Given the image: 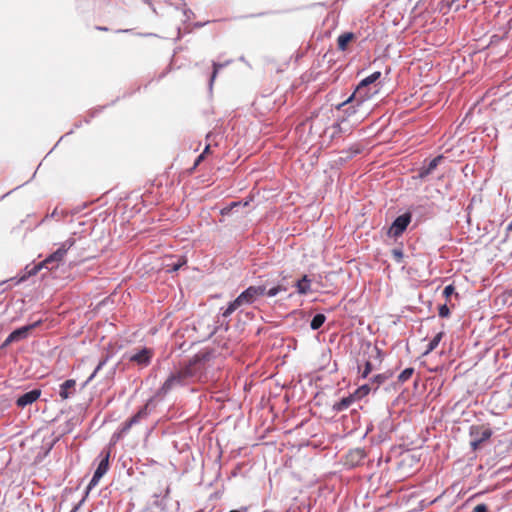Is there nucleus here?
<instances>
[{
  "label": "nucleus",
  "mask_w": 512,
  "mask_h": 512,
  "mask_svg": "<svg viewBox=\"0 0 512 512\" xmlns=\"http://www.w3.org/2000/svg\"><path fill=\"white\" fill-rule=\"evenodd\" d=\"M473 512H488V507L486 504L481 503L474 507Z\"/></svg>",
  "instance_id": "nucleus-34"
},
{
  "label": "nucleus",
  "mask_w": 512,
  "mask_h": 512,
  "mask_svg": "<svg viewBox=\"0 0 512 512\" xmlns=\"http://www.w3.org/2000/svg\"><path fill=\"white\" fill-rule=\"evenodd\" d=\"M414 373L412 367L405 368L398 376V381L401 383L406 382Z\"/></svg>",
  "instance_id": "nucleus-24"
},
{
  "label": "nucleus",
  "mask_w": 512,
  "mask_h": 512,
  "mask_svg": "<svg viewBox=\"0 0 512 512\" xmlns=\"http://www.w3.org/2000/svg\"><path fill=\"white\" fill-rule=\"evenodd\" d=\"M493 432L490 428L480 429L478 426H472L470 436L473 438L470 442L471 448L476 451L480 445L492 436Z\"/></svg>",
  "instance_id": "nucleus-8"
},
{
  "label": "nucleus",
  "mask_w": 512,
  "mask_h": 512,
  "mask_svg": "<svg viewBox=\"0 0 512 512\" xmlns=\"http://www.w3.org/2000/svg\"><path fill=\"white\" fill-rule=\"evenodd\" d=\"M372 352L376 353V355H377V356H379V355H380V350H379L377 347H374V348L372 349Z\"/></svg>",
  "instance_id": "nucleus-40"
},
{
  "label": "nucleus",
  "mask_w": 512,
  "mask_h": 512,
  "mask_svg": "<svg viewBox=\"0 0 512 512\" xmlns=\"http://www.w3.org/2000/svg\"><path fill=\"white\" fill-rule=\"evenodd\" d=\"M370 391H371L370 384H363L358 389H356V391L353 393V395H355L356 399H361L364 396L368 395Z\"/></svg>",
  "instance_id": "nucleus-22"
},
{
  "label": "nucleus",
  "mask_w": 512,
  "mask_h": 512,
  "mask_svg": "<svg viewBox=\"0 0 512 512\" xmlns=\"http://www.w3.org/2000/svg\"><path fill=\"white\" fill-rule=\"evenodd\" d=\"M438 313L440 317H448L450 315V309L447 304L440 305Z\"/></svg>",
  "instance_id": "nucleus-30"
},
{
  "label": "nucleus",
  "mask_w": 512,
  "mask_h": 512,
  "mask_svg": "<svg viewBox=\"0 0 512 512\" xmlns=\"http://www.w3.org/2000/svg\"><path fill=\"white\" fill-rule=\"evenodd\" d=\"M443 159V156L439 155L435 158H433L428 165L423 166L419 169L418 177L421 179H424L429 174H431L436 167L439 165L440 161Z\"/></svg>",
  "instance_id": "nucleus-14"
},
{
  "label": "nucleus",
  "mask_w": 512,
  "mask_h": 512,
  "mask_svg": "<svg viewBox=\"0 0 512 512\" xmlns=\"http://www.w3.org/2000/svg\"><path fill=\"white\" fill-rule=\"evenodd\" d=\"M229 63V61H227L226 63L224 64H220V63H217V62H213V72L211 74V77H210V82H209V85L210 87H212L213 85V82L217 76V73L218 71L223 68L225 65H227Z\"/></svg>",
  "instance_id": "nucleus-25"
},
{
  "label": "nucleus",
  "mask_w": 512,
  "mask_h": 512,
  "mask_svg": "<svg viewBox=\"0 0 512 512\" xmlns=\"http://www.w3.org/2000/svg\"><path fill=\"white\" fill-rule=\"evenodd\" d=\"M41 395V391L38 389H32L28 392L23 393L20 395L17 400L16 404L18 407L24 408L33 402H35Z\"/></svg>",
  "instance_id": "nucleus-12"
},
{
  "label": "nucleus",
  "mask_w": 512,
  "mask_h": 512,
  "mask_svg": "<svg viewBox=\"0 0 512 512\" xmlns=\"http://www.w3.org/2000/svg\"><path fill=\"white\" fill-rule=\"evenodd\" d=\"M152 357V351L149 348H142L138 352L128 356V360L137 363L140 366H147Z\"/></svg>",
  "instance_id": "nucleus-11"
},
{
  "label": "nucleus",
  "mask_w": 512,
  "mask_h": 512,
  "mask_svg": "<svg viewBox=\"0 0 512 512\" xmlns=\"http://www.w3.org/2000/svg\"><path fill=\"white\" fill-rule=\"evenodd\" d=\"M184 264H186V260L178 259L177 262H172L166 264V268L168 272H176L178 271Z\"/></svg>",
  "instance_id": "nucleus-23"
},
{
  "label": "nucleus",
  "mask_w": 512,
  "mask_h": 512,
  "mask_svg": "<svg viewBox=\"0 0 512 512\" xmlns=\"http://www.w3.org/2000/svg\"><path fill=\"white\" fill-rule=\"evenodd\" d=\"M276 286L279 290V293L286 292L288 290V287L286 285H284L283 283H279Z\"/></svg>",
  "instance_id": "nucleus-35"
},
{
  "label": "nucleus",
  "mask_w": 512,
  "mask_h": 512,
  "mask_svg": "<svg viewBox=\"0 0 512 512\" xmlns=\"http://www.w3.org/2000/svg\"><path fill=\"white\" fill-rule=\"evenodd\" d=\"M76 381L68 379L60 385L59 395L63 400L68 399L75 392Z\"/></svg>",
  "instance_id": "nucleus-13"
},
{
  "label": "nucleus",
  "mask_w": 512,
  "mask_h": 512,
  "mask_svg": "<svg viewBox=\"0 0 512 512\" xmlns=\"http://www.w3.org/2000/svg\"><path fill=\"white\" fill-rule=\"evenodd\" d=\"M101 460L98 463L96 470L87 486V492L95 487L100 479L107 473L109 469L110 450H103L100 453Z\"/></svg>",
  "instance_id": "nucleus-3"
},
{
  "label": "nucleus",
  "mask_w": 512,
  "mask_h": 512,
  "mask_svg": "<svg viewBox=\"0 0 512 512\" xmlns=\"http://www.w3.org/2000/svg\"><path fill=\"white\" fill-rule=\"evenodd\" d=\"M265 294L268 297H275L276 295L279 294V290H278L277 286L275 285V286L270 287L269 289L266 288Z\"/></svg>",
  "instance_id": "nucleus-32"
},
{
  "label": "nucleus",
  "mask_w": 512,
  "mask_h": 512,
  "mask_svg": "<svg viewBox=\"0 0 512 512\" xmlns=\"http://www.w3.org/2000/svg\"><path fill=\"white\" fill-rule=\"evenodd\" d=\"M49 217H51V218H56V217H58V211H57V209H54V210H53V212L49 215Z\"/></svg>",
  "instance_id": "nucleus-37"
},
{
  "label": "nucleus",
  "mask_w": 512,
  "mask_h": 512,
  "mask_svg": "<svg viewBox=\"0 0 512 512\" xmlns=\"http://www.w3.org/2000/svg\"><path fill=\"white\" fill-rule=\"evenodd\" d=\"M454 291H455V288H454V286H453V285H451V284H450V285H447V286H445V288H444V290H443V295H444L446 298H448V297H450V296L454 293Z\"/></svg>",
  "instance_id": "nucleus-33"
},
{
  "label": "nucleus",
  "mask_w": 512,
  "mask_h": 512,
  "mask_svg": "<svg viewBox=\"0 0 512 512\" xmlns=\"http://www.w3.org/2000/svg\"><path fill=\"white\" fill-rule=\"evenodd\" d=\"M353 37L354 34L351 32L341 34L337 40L339 50H346L348 43L353 39Z\"/></svg>",
  "instance_id": "nucleus-20"
},
{
  "label": "nucleus",
  "mask_w": 512,
  "mask_h": 512,
  "mask_svg": "<svg viewBox=\"0 0 512 512\" xmlns=\"http://www.w3.org/2000/svg\"><path fill=\"white\" fill-rule=\"evenodd\" d=\"M240 203H237V202H232L230 205H229V208H231V210H233V208L239 206Z\"/></svg>",
  "instance_id": "nucleus-38"
},
{
  "label": "nucleus",
  "mask_w": 512,
  "mask_h": 512,
  "mask_svg": "<svg viewBox=\"0 0 512 512\" xmlns=\"http://www.w3.org/2000/svg\"><path fill=\"white\" fill-rule=\"evenodd\" d=\"M211 353L208 351H201L197 353L191 360L186 368V374L196 376L205 369V364L211 359Z\"/></svg>",
  "instance_id": "nucleus-4"
},
{
  "label": "nucleus",
  "mask_w": 512,
  "mask_h": 512,
  "mask_svg": "<svg viewBox=\"0 0 512 512\" xmlns=\"http://www.w3.org/2000/svg\"><path fill=\"white\" fill-rule=\"evenodd\" d=\"M508 230L512 231V221L509 223L508 227H507Z\"/></svg>",
  "instance_id": "nucleus-42"
},
{
  "label": "nucleus",
  "mask_w": 512,
  "mask_h": 512,
  "mask_svg": "<svg viewBox=\"0 0 512 512\" xmlns=\"http://www.w3.org/2000/svg\"><path fill=\"white\" fill-rule=\"evenodd\" d=\"M203 158H204V153H202L201 155L198 156V158L196 160V164H198Z\"/></svg>",
  "instance_id": "nucleus-39"
},
{
  "label": "nucleus",
  "mask_w": 512,
  "mask_h": 512,
  "mask_svg": "<svg viewBox=\"0 0 512 512\" xmlns=\"http://www.w3.org/2000/svg\"><path fill=\"white\" fill-rule=\"evenodd\" d=\"M358 369H359V372H360V375H361V378L365 379L368 377V375L370 374V372L372 371V364L369 360H366L365 361V367L364 369L361 371L360 369V366H358Z\"/></svg>",
  "instance_id": "nucleus-26"
},
{
  "label": "nucleus",
  "mask_w": 512,
  "mask_h": 512,
  "mask_svg": "<svg viewBox=\"0 0 512 512\" xmlns=\"http://www.w3.org/2000/svg\"><path fill=\"white\" fill-rule=\"evenodd\" d=\"M42 320H37L31 324L19 327L12 331L7 338L5 339L3 346H8L14 342H18L27 338L28 333L34 328L38 327L41 324Z\"/></svg>",
  "instance_id": "nucleus-6"
},
{
  "label": "nucleus",
  "mask_w": 512,
  "mask_h": 512,
  "mask_svg": "<svg viewBox=\"0 0 512 512\" xmlns=\"http://www.w3.org/2000/svg\"><path fill=\"white\" fill-rule=\"evenodd\" d=\"M74 244V238H68L67 240H65L63 243L60 244L57 250L51 253L48 257H46L45 260H43L41 263L37 265H34L30 270H28L27 275L23 276L20 279V281H24L27 276L36 275L41 268H47L50 270L58 268L59 265L63 262L68 250L72 246H74Z\"/></svg>",
  "instance_id": "nucleus-1"
},
{
  "label": "nucleus",
  "mask_w": 512,
  "mask_h": 512,
  "mask_svg": "<svg viewBox=\"0 0 512 512\" xmlns=\"http://www.w3.org/2000/svg\"><path fill=\"white\" fill-rule=\"evenodd\" d=\"M183 383V376L178 374H172L170 377L166 379L163 385L159 388L157 395L165 396L169 392H171L174 388L181 386Z\"/></svg>",
  "instance_id": "nucleus-10"
},
{
  "label": "nucleus",
  "mask_w": 512,
  "mask_h": 512,
  "mask_svg": "<svg viewBox=\"0 0 512 512\" xmlns=\"http://www.w3.org/2000/svg\"><path fill=\"white\" fill-rule=\"evenodd\" d=\"M392 256L397 263H401L404 257L402 249L394 248L392 250Z\"/></svg>",
  "instance_id": "nucleus-28"
},
{
  "label": "nucleus",
  "mask_w": 512,
  "mask_h": 512,
  "mask_svg": "<svg viewBox=\"0 0 512 512\" xmlns=\"http://www.w3.org/2000/svg\"><path fill=\"white\" fill-rule=\"evenodd\" d=\"M311 280L307 275H304L300 280L295 283L297 292L301 295H305L310 292Z\"/></svg>",
  "instance_id": "nucleus-17"
},
{
  "label": "nucleus",
  "mask_w": 512,
  "mask_h": 512,
  "mask_svg": "<svg viewBox=\"0 0 512 512\" xmlns=\"http://www.w3.org/2000/svg\"><path fill=\"white\" fill-rule=\"evenodd\" d=\"M444 335V332H439L437 333L433 339L429 342V344L427 345V348L426 350L423 352V356H426L428 355L429 353H431L434 349H436V347L439 345L442 337Z\"/></svg>",
  "instance_id": "nucleus-19"
},
{
  "label": "nucleus",
  "mask_w": 512,
  "mask_h": 512,
  "mask_svg": "<svg viewBox=\"0 0 512 512\" xmlns=\"http://www.w3.org/2000/svg\"><path fill=\"white\" fill-rule=\"evenodd\" d=\"M375 93H377V90L372 91V87H368L361 91V95H358L356 88L352 95L337 106V109L340 110L341 107L346 106L348 103H357V107H364L365 103L370 100Z\"/></svg>",
  "instance_id": "nucleus-7"
},
{
  "label": "nucleus",
  "mask_w": 512,
  "mask_h": 512,
  "mask_svg": "<svg viewBox=\"0 0 512 512\" xmlns=\"http://www.w3.org/2000/svg\"><path fill=\"white\" fill-rule=\"evenodd\" d=\"M148 403L144 406H142L139 411L133 415L129 420L134 424H138L140 423V421H142L143 419H146L149 415V410H148Z\"/></svg>",
  "instance_id": "nucleus-18"
},
{
  "label": "nucleus",
  "mask_w": 512,
  "mask_h": 512,
  "mask_svg": "<svg viewBox=\"0 0 512 512\" xmlns=\"http://www.w3.org/2000/svg\"><path fill=\"white\" fill-rule=\"evenodd\" d=\"M132 426H134V424L128 419L126 422L123 423L119 433L121 435L128 433Z\"/></svg>",
  "instance_id": "nucleus-31"
},
{
  "label": "nucleus",
  "mask_w": 512,
  "mask_h": 512,
  "mask_svg": "<svg viewBox=\"0 0 512 512\" xmlns=\"http://www.w3.org/2000/svg\"><path fill=\"white\" fill-rule=\"evenodd\" d=\"M386 374H377L372 378V383L376 384L375 390L388 379Z\"/></svg>",
  "instance_id": "nucleus-27"
},
{
  "label": "nucleus",
  "mask_w": 512,
  "mask_h": 512,
  "mask_svg": "<svg viewBox=\"0 0 512 512\" xmlns=\"http://www.w3.org/2000/svg\"><path fill=\"white\" fill-rule=\"evenodd\" d=\"M209 149H210V145H206V147H205V149H204V152H203V153H204V154H205V153H207V152L209 151Z\"/></svg>",
  "instance_id": "nucleus-41"
},
{
  "label": "nucleus",
  "mask_w": 512,
  "mask_h": 512,
  "mask_svg": "<svg viewBox=\"0 0 512 512\" xmlns=\"http://www.w3.org/2000/svg\"><path fill=\"white\" fill-rule=\"evenodd\" d=\"M326 317L322 313L315 314L310 322L312 330H318L325 322Z\"/></svg>",
  "instance_id": "nucleus-21"
},
{
  "label": "nucleus",
  "mask_w": 512,
  "mask_h": 512,
  "mask_svg": "<svg viewBox=\"0 0 512 512\" xmlns=\"http://www.w3.org/2000/svg\"><path fill=\"white\" fill-rule=\"evenodd\" d=\"M381 76V73L379 71L373 72L371 75L365 77L362 79L358 86H357V94L361 95V91L363 89H367L368 87H371L373 83H375Z\"/></svg>",
  "instance_id": "nucleus-15"
},
{
  "label": "nucleus",
  "mask_w": 512,
  "mask_h": 512,
  "mask_svg": "<svg viewBox=\"0 0 512 512\" xmlns=\"http://www.w3.org/2000/svg\"><path fill=\"white\" fill-rule=\"evenodd\" d=\"M411 218L410 212L403 213L396 217L388 230V235L394 238L401 236L410 224Z\"/></svg>",
  "instance_id": "nucleus-5"
},
{
  "label": "nucleus",
  "mask_w": 512,
  "mask_h": 512,
  "mask_svg": "<svg viewBox=\"0 0 512 512\" xmlns=\"http://www.w3.org/2000/svg\"><path fill=\"white\" fill-rule=\"evenodd\" d=\"M106 363V359L105 360H102L98 363V365L96 366V368L94 369L93 373L88 377L87 381H86V384L89 383L90 381H92V379L96 376V374L102 369V367L105 365Z\"/></svg>",
  "instance_id": "nucleus-29"
},
{
  "label": "nucleus",
  "mask_w": 512,
  "mask_h": 512,
  "mask_svg": "<svg viewBox=\"0 0 512 512\" xmlns=\"http://www.w3.org/2000/svg\"><path fill=\"white\" fill-rule=\"evenodd\" d=\"M231 211H232V210H231V208H229V206H227V207H225V208H223V209L221 210V214H222V215H227V214H229Z\"/></svg>",
  "instance_id": "nucleus-36"
},
{
  "label": "nucleus",
  "mask_w": 512,
  "mask_h": 512,
  "mask_svg": "<svg viewBox=\"0 0 512 512\" xmlns=\"http://www.w3.org/2000/svg\"><path fill=\"white\" fill-rule=\"evenodd\" d=\"M355 399V395L350 394L349 396L343 397L340 401L334 403L332 408L335 412H342L348 409Z\"/></svg>",
  "instance_id": "nucleus-16"
},
{
  "label": "nucleus",
  "mask_w": 512,
  "mask_h": 512,
  "mask_svg": "<svg viewBox=\"0 0 512 512\" xmlns=\"http://www.w3.org/2000/svg\"><path fill=\"white\" fill-rule=\"evenodd\" d=\"M265 292L266 285L249 286L223 309L222 316L227 318L239 307L253 304L260 296L265 295Z\"/></svg>",
  "instance_id": "nucleus-2"
},
{
  "label": "nucleus",
  "mask_w": 512,
  "mask_h": 512,
  "mask_svg": "<svg viewBox=\"0 0 512 512\" xmlns=\"http://www.w3.org/2000/svg\"><path fill=\"white\" fill-rule=\"evenodd\" d=\"M76 509H77V507H75L71 512H75V511H76Z\"/></svg>",
  "instance_id": "nucleus-43"
},
{
  "label": "nucleus",
  "mask_w": 512,
  "mask_h": 512,
  "mask_svg": "<svg viewBox=\"0 0 512 512\" xmlns=\"http://www.w3.org/2000/svg\"><path fill=\"white\" fill-rule=\"evenodd\" d=\"M343 108L345 116L341 120L342 123L351 117H355V122H358L364 118L368 110V108H365L361 111L363 107H357V103H348L346 106H343ZM340 109H342V107Z\"/></svg>",
  "instance_id": "nucleus-9"
}]
</instances>
